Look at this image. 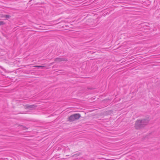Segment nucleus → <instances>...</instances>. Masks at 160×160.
I'll return each instance as SVG.
<instances>
[{
    "label": "nucleus",
    "mask_w": 160,
    "mask_h": 160,
    "mask_svg": "<svg viewBox=\"0 0 160 160\" xmlns=\"http://www.w3.org/2000/svg\"><path fill=\"white\" fill-rule=\"evenodd\" d=\"M81 117L79 113H76L70 116L68 118V120L70 122H72L78 119Z\"/></svg>",
    "instance_id": "f03ea898"
},
{
    "label": "nucleus",
    "mask_w": 160,
    "mask_h": 160,
    "mask_svg": "<svg viewBox=\"0 0 160 160\" xmlns=\"http://www.w3.org/2000/svg\"><path fill=\"white\" fill-rule=\"evenodd\" d=\"M80 153H77L76 154H75L73 155L72 156V157H76V156H78L80 154Z\"/></svg>",
    "instance_id": "39448f33"
},
{
    "label": "nucleus",
    "mask_w": 160,
    "mask_h": 160,
    "mask_svg": "<svg viewBox=\"0 0 160 160\" xmlns=\"http://www.w3.org/2000/svg\"><path fill=\"white\" fill-rule=\"evenodd\" d=\"M34 105H29V106H28L27 107V108H32L34 107Z\"/></svg>",
    "instance_id": "0eeeda50"
},
{
    "label": "nucleus",
    "mask_w": 160,
    "mask_h": 160,
    "mask_svg": "<svg viewBox=\"0 0 160 160\" xmlns=\"http://www.w3.org/2000/svg\"><path fill=\"white\" fill-rule=\"evenodd\" d=\"M10 16L9 15H5L4 16V17L6 18H10Z\"/></svg>",
    "instance_id": "20e7f679"
},
{
    "label": "nucleus",
    "mask_w": 160,
    "mask_h": 160,
    "mask_svg": "<svg viewBox=\"0 0 160 160\" xmlns=\"http://www.w3.org/2000/svg\"><path fill=\"white\" fill-rule=\"evenodd\" d=\"M34 67H38V68H43L45 67V66H33Z\"/></svg>",
    "instance_id": "423d86ee"
},
{
    "label": "nucleus",
    "mask_w": 160,
    "mask_h": 160,
    "mask_svg": "<svg viewBox=\"0 0 160 160\" xmlns=\"http://www.w3.org/2000/svg\"><path fill=\"white\" fill-rule=\"evenodd\" d=\"M66 60L65 58H61V61H65V60Z\"/></svg>",
    "instance_id": "1a4fd4ad"
},
{
    "label": "nucleus",
    "mask_w": 160,
    "mask_h": 160,
    "mask_svg": "<svg viewBox=\"0 0 160 160\" xmlns=\"http://www.w3.org/2000/svg\"><path fill=\"white\" fill-rule=\"evenodd\" d=\"M148 119H138L136 121L134 127L136 129H140L144 128L149 122Z\"/></svg>",
    "instance_id": "f257e3e1"
},
{
    "label": "nucleus",
    "mask_w": 160,
    "mask_h": 160,
    "mask_svg": "<svg viewBox=\"0 0 160 160\" xmlns=\"http://www.w3.org/2000/svg\"><path fill=\"white\" fill-rule=\"evenodd\" d=\"M62 148H63V151L64 152H65L68 149V148L64 147L62 146V148H61V149Z\"/></svg>",
    "instance_id": "7ed1b4c3"
},
{
    "label": "nucleus",
    "mask_w": 160,
    "mask_h": 160,
    "mask_svg": "<svg viewBox=\"0 0 160 160\" xmlns=\"http://www.w3.org/2000/svg\"><path fill=\"white\" fill-rule=\"evenodd\" d=\"M5 24V22L3 21H0V25H3Z\"/></svg>",
    "instance_id": "6e6552de"
}]
</instances>
